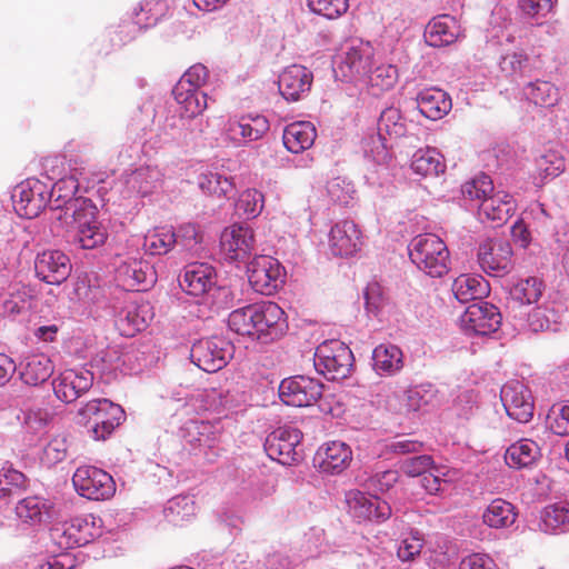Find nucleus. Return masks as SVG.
Instances as JSON below:
<instances>
[{"label": "nucleus", "instance_id": "f257e3e1", "mask_svg": "<svg viewBox=\"0 0 569 569\" xmlns=\"http://www.w3.org/2000/svg\"><path fill=\"white\" fill-rule=\"evenodd\" d=\"M78 415L87 433L96 441L107 440L126 419L122 407L107 398L87 401Z\"/></svg>", "mask_w": 569, "mask_h": 569}, {"label": "nucleus", "instance_id": "f03ea898", "mask_svg": "<svg viewBox=\"0 0 569 569\" xmlns=\"http://www.w3.org/2000/svg\"><path fill=\"white\" fill-rule=\"evenodd\" d=\"M409 257L430 277L440 278L449 271V250L446 243L433 233L415 237L409 246Z\"/></svg>", "mask_w": 569, "mask_h": 569}, {"label": "nucleus", "instance_id": "7ed1b4c3", "mask_svg": "<svg viewBox=\"0 0 569 569\" xmlns=\"http://www.w3.org/2000/svg\"><path fill=\"white\" fill-rule=\"evenodd\" d=\"M72 241L82 249H94L104 243L107 232L96 217L90 200L70 201Z\"/></svg>", "mask_w": 569, "mask_h": 569}, {"label": "nucleus", "instance_id": "20e7f679", "mask_svg": "<svg viewBox=\"0 0 569 569\" xmlns=\"http://www.w3.org/2000/svg\"><path fill=\"white\" fill-rule=\"evenodd\" d=\"M67 183L58 181L49 187L39 179H27L16 187L12 196L16 212L27 219L38 217L48 206L50 197L61 191Z\"/></svg>", "mask_w": 569, "mask_h": 569}, {"label": "nucleus", "instance_id": "39448f33", "mask_svg": "<svg viewBox=\"0 0 569 569\" xmlns=\"http://www.w3.org/2000/svg\"><path fill=\"white\" fill-rule=\"evenodd\" d=\"M315 368L329 380H340L349 376L353 367V355L340 340H327L315 352Z\"/></svg>", "mask_w": 569, "mask_h": 569}, {"label": "nucleus", "instance_id": "423d86ee", "mask_svg": "<svg viewBox=\"0 0 569 569\" xmlns=\"http://www.w3.org/2000/svg\"><path fill=\"white\" fill-rule=\"evenodd\" d=\"M76 491L90 500H107L116 492L113 478L104 470L93 466H81L72 476Z\"/></svg>", "mask_w": 569, "mask_h": 569}, {"label": "nucleus", "instance_id": "0eeeda50", "mask_svg": "<svg viewBox=\"0 0 569 569\" xmlns=\"http://www.w3.org/2000/svg\"><path fill=\"white\" fill-rule=\"evenodd\" d=\"M233 346L219 337L201 339L192 345L191 361L206 372H217L232 358Z\"/></svg>", "mask_w": 569, "mask_h": 569}, {"label": "nucleus", "instance_id": "6e6552de", "mask_svg": "<svg viewBox=\"0 0 569 569\" xmlns=\"http://www.w3.org/2000/svg\"><path fill=\"white\" fill-rule=\"evenodd\" d=\"M512 247L509 241L501 238H488L478 247V263L489 276H503L513 267Z\"/></svg>", "mask_w": 569, "mask_h": 569}, {"label": "nucleus", "instance_id": "1a4fd4ad", "mask_svg": "<svg viewBox=\"0 0 569 569\" xmlns=\"http://www.w3.org/2000/svg\"><path fill=\"white\" fill-rule=\"evenodd\" d=\"M249 283L256 292L270 296L283 283V269L270 256H257L247 268Z\"/></svg>", "mask_w": 569, "mask_h": 569}, {"label": "nucleus", "instance_id": "9d476101", "mask_svg": "<svg viewBox=\"0 0 569 569\" xmlns=\"http://www.w3.org/2000/svg\"><path fill=\"white\" fill-rule=\"evenodd\" d=\"M302 432L293 427H279L264 441V450L269 458L282 465H292L301 458L299 446Z\"/></svg>", "mask_w": 569, "mask_h": 569}, {"label": "nucleus", "instance_id": "9b49d317", "mask_svg": "<svg viewBox=\"0 0 569 569\" xmlns=\"http://www.w3.org/2000/svg\"><path fill=\"white\" fill-rule=\"evenodd\" d=\"M346 501L350 515L359 522L380 523L391 516V507L377 496L350 490L346 495Z\"/></svg>", "mask_w": 569, "mask_h": 569}, {"label": "nucleus", "instance_id": "f8f14e48", "mask_svg": "<svg viewBox=\"0 0 569 569\" xmlns=\"http://www.w3.org/2000/svg\"><path fill=\"white\" fill-rule=\"evenodd\" d=\"M323 385L316 379L296 376L281 381L279 397L287 406L309 407L322 395Z\"/></svg>", "mask_w": 569, "mask_h": 569}, {"label": "nucleus", "instance_id": "ddd939ff", "mask_svg": "<svg viewBox=\"0 0 569 569\" xmlns=\"http://www.w3.org/2000/svg\"><path fill=\"white\" fill-rule=\"evenodd\" d=\"M116 280L126 290L141 291L151 287L156 280L153 267L140 257H127L116 267Z\"/></svg>", "mask_w": 569, "mask_h": 569}, {"label": "nucleus", "instance_id": "4468645a", "mask_svg": "<svg viewBox=\"0 0 569 569\" xmlns=\"http://www.w3.org/2000/svg\"><path fill=\"white\" fill-rule=\"evenodd\" d=\"M256 247L253 230L247 224L234 223L226 228L220 237V248L229 261L247 260Z\"/></svg>", "mask_w": 569, "mask_h": 569}, {"label": "nucleus", "instance_id": "2eb2a0df", "mask_svg": "<svg viewBox=\"0 0 569 569\" xmlns=\"http://www.w3.org/2000/svg\"><path fill=\"white\" fill-rule=\"evenodd\" d=\"M501 325L498 308L488 302L469 306L460 317V326L467 333L486 336L495 332Z\"/></svg>", "mask_w": 569, "mask_h": 569}, {"label": "nucleus", "instance_id": "dca6fc26", "mask_svg": "<svg viewBox=\"0 0 569 569\" xmlns=\"http://www.w3.org/2000/svg\"><path fill=\"white\" fill-rule=\"evenodd\" d=\"M501 401L507 415L518 422L527 423L533 417V399L530 390L519 381H511L501 389Z\"/></svg>", "mask_w": 569, "mask_h": 569}, {"label": "nucleus", "instance_id": "f3484780", "mask_svg": "<svg viewBox=\"0 0 569 569\" xmlns=\"http://www.w3.org/2000/svg\"><path fill=\"white\" fill-rule=\"evenodd\" d=\"M93 383V375L86 369H68L52 380L56 397L70 403L86 393Z\"/></svg>", "mask_w": 569, "mask_h": 569}, {"label": "nucleus", "instance_id": "a211bd4d", "mask_svg": "<svg viewBox=\"0 0 569 569\" xmlns=\"http://www.w3.org/2000/svg\"><path fill=\"white\" fill-rule=\"evenodd\" d=\"M37 277L49 284H60L68 279L71 263L62 251L48 250L39 253L34 261Z\"/></svg>", "mask_w": 569, "mask_h": 569}, {"label": "nucleus", "instance_id": "6ab92c4d", "mask_svg": "<svg viewBox=\"0 0 569 569\" xmlns=\"http://www.w3.org/2000/svg\"><path fill=\"white\" fill-rule=\"evenodd\" d=\"M50 537L61 549H72L89 543L93 535L86 519L74 518L70 521L54 525L50 530Z\"/></svg>", "mask_w": 569, "mask_h": 569}, {"label": "nucleus", "instance_id": "aec40b11", "mask_svg": "<svg viewBox=\"0 0 569 569\" xmlns=\"http://www.w3.org/2000/svg\"><path fill=\"white\" fill-rule=\"evenodd\" d=\"M315 460L322 472L340 473L350 465L352 450L346 442L329 441L318 449Z\"/></svg>", "mask_w": 569, "mask_h": 569}, {"label": "nucleus", "instance_id": "412c9836", "mask_svg": "<svg viewBox=\"0 0 569 569\" xmlns=\"http://www.w3.org/2000/svg\"><path fill=\"white\" fill-rule=\"evenodd\" d=\"M329 244L335 256H352L360 249L361 231L351 220L339 221L331 228Z\"/></svg>", "mask_w": 569, "mask_h": 569}, {"label": "nucleus", "instance_id": "4be33fe9", "mask_svg": "<svg viewBox=\"0 0 569 569\" xmlns=\"http://www.w3.org/2000/svg\"><path fill=\"white\" fill-rule=\"evenodd\" d=\"M312 83V73L303 66L292 64L279 76V91L288 101H297L308 92Z\"/></svg>", "mask_w": 569, "mask_h": 569}, {"label": "nucleus", "instance_id": "5701e85b", "mask_svg": "<svg viewBox=\"0 0 569 569\" xmlns=\"http://www.w3.org/2000/svg\"><path fill=\"white\" fill-rule=\"evenodd\" d=\"M179 284L190 296H202L214 284V269L208 263H190L184 268Z\"/></svg>", "mask_w": 569, "mask_h": 569}, {"label": "nucleus", "instance_id": "b1692460", "mask_svg": "<svg viewBox=\"0 0 569 569\" xmlns=\"http://www.w3.org/2000/svg\"><path fill=\"white\" fill-rule=\"evenodd\" d=\"M372 49L369 46L360 44L351 47L345 53L339 69L345 78L362 82L367 79L372 66Z\"/></svg>", "mask_w": 569, "mask_h": 569}, {"label": "nucleus", "instance_id": "393cba45", "mask_svg": "<svg viewBox=\"0 0 569 569\" xmlns=\"http://www.w3.org/2000/svg\"><path fill=\"white\" fill-rule=\"evenodd\" d=\"M17 419L20 422L23 442L32 447L40 440L52 417L44 408L30 407L21 410Z\"/></svg>", "mask_w": 569, "mask_h": 569}, {"label": "nucleus", "instance_id": "a878e982", "mask_svg": "<svg viewBox=\"0 0 569 569\" xmlns=\"http://www.w3.org/2000/svg\"><path fill=\"white\" fill-rule=\"evenodd\" d=\"M459 33L460 27L457 20L449 14H441L427 24L425 41L430 47L441 48L456 42Z\"/></svg>", "mask_w": 569, "mask_h": 569}, {"label": "nucleus", "instance_id": "bb28decb", "mask_svg": "<svg viewBox=\"0 0 569 569\" xmlns=\"http://www.w3.org/2000/svg\"><path fill=\"white\" fill-rule=\"evenodd\" d=\"M258 321V339H278L287 329L284 311L276 302L259 303Z\"/></svg>", "mask_w": 569, "mask_h": 569}, {"label": "nucleus", "instance_id": "cd10ccee", "mask_svg": "<svg viewBox=\"0 0 569 569\" xmlns=\"http://www.w3.org/2000/svg\"><path fill=\"white\" fill-rule=\"evenodd\" d=\"M419 111L430 120L442 119L452 108L450 96L439 88H426L417 96Z\"/></svg>", "mask_w": 569, "mask_h": 569}, {"label": "nucleus", "instance_id": "c85d7f7f", "mask_svg": "<svg viewBox=\"0 0 569 569\" xmlns=\"http://www.w3.org/2000/svg\"><path fill=\"white\" fill-rule=\"evenodd\" d=\"M51 359L43 353L26 357L19 365V376L24 385L37 387L46 382L53 373Z\"/></svg>", "mask_w": 569, "mask_h": 569}, {"label": "nucleus", "instance_id": "c756f323", "mask_svg": "<svg viewBox=\"0 0 569 569\" xmlns=\"http://www.w3.org/2000/svg\"><path fill=\"white\" fill-rule=\"evenodd\" d=\"M516 204L512 197L506 192H493L479 206V217L498 226L503 224L513 214Z\"/></svg>", "mask_w": 569, "mask_h": 569}, {"label": "nucleus", "instance_id": "7c9ffc66", "mask_svg": "<svg viewBox=\"0 0 569 569\" xmlns=\"http://www.w3.org/2000/svg\"><path fill=\"white\" fill-rule=\"evenodd\" d=\"M317 137L315 126L309 121H297L288 124L283 131V144L292 153L309 149Z\"/></svg>", "mask_w": 569, "mask_h": 569}, {"label": "nucleus", "instance_id": "2f4dec72", "mask_svg": "<svg viewBox=\"0 0 569 569\" xmlns=\"http://www.w3.org/2000/svg\"><path fill=\"white\" fill-rule=\"evenodd\" d=\"M53 506L39 497H27L16 506L17 517L29 525H39L53 517Z\"/></svg>", "mask_w": 569, "mask_h": 569}, {"label": "nucleus", "instance_id": "473e14b6", "mask_svg": "<svg viewBox=\"0 0 569 569\" xmlns=\"http://www.w3.org/2000/svg\"><path fill=\"white\" fill-rule=\"evenodd\" d=\"M172 94L180 106L179 111L182 118H196L208 107V97L201 90L174 86Z\"/></svg>", "mask_w": 569, "mask_h": 569}, {"label": "nucleus", "instance_id": "72a5a7b5", "mask_svg": "<svg viewBox=\"0 0 569 569\" xmlns=\"http://www.w3.org/2000/svg\"><path fill=\"white\" fill-rule=\"evenodd\" d=\"M435 393L431 389L422 386L406 390L401 396L395 398L396 403L390 407L400 415L425 410L433 400Z\"/></svg>", "mask_w": 569, "mask_h": 569}, {"label": "nucleus", "instance_id": "f704fd0d", "mask_svg": "<svg viewBox=\"0 0 569 569\" xmlns=\"http://www.w3.org/2000/svg\"><path fill=\"white\" fill-rule=\"evenodd\" d=\"M269 130V122L263 116L242 117L240 120H230L227 131L232 139L241 136L247 141H256L262 138Z\"/></svg>", "mask_w": 569, "mask_h": 569}, {"label": "nucleus", "instance_id": "c9c22d12", "mask_svg": "<svg viewBox=\"0 0 569 569\" xmlns=\"http://www.w3.org/2000/svg\"><path fill=\"white\" fill-rule=\"evenodd\" d=\"M516 518L515 506L501 498L491 500L482 513L483 523L495 529L510 527L516 521Z\"/></svg>", "mask_w": 569, "mask_h": 569}, {"label": "nucleus", "instance_id": "e433bc0d", "mask_svg": "<svg viewBox=\"0 0 569 569\" xmlns=\"http://www.w3.org/2000/svg\"><path fill=\"white\" fill-rule=\"evenodd\" d=\"M452 292L460 302L467 303L486 297L489 284L480 276L460 274L452 283Z\"/></svg>", "mask_w": 569, "mask_h": 569}, {"label": "nucleus", "instance_id": "4c0bfd02", "mask_svg": "<svg viewBox=\"0 0 569 569\" xmlns=\"http://www.w3.org/2000/svg\"><path fill=\"white\" fill-rule=\"evenodd\" d=\"M259 303L233 310L228 317L229 328L238 335L258 339Z\"/></svg>", "mask_w": 569, "mask_h": 569}, {"label": "nucleus", "instance_id": "58836bf2", "mask_svg": "<svg viewBox=\"0 0 569 569\" xmlns=\"http://www.w3.org/2000/svg\"><path fill=\"white\" fill-rule=\"evenodd\" d=\"M539 456L540 449L535 441L521 439L507 449L505 460L510 468L521 469L533 465Z\"/></svg>", "mask_w": 569, "mask_h": 569}, {"label": "nucleus", "instance_id": "ea45409f", "mask_svg": "<svg viewBox=\"0 0 569 569\" xmlns=\"http://www.w3.org/2000/svg\"><path fill=\"white\" fill-rule=\"evenodd\" d=\"M183 438L193 447L212 448L219 435L214 425L203 420H189L182 429Z\"/></svg>", "mask_w": 569, "mask_h": 569}, {"label": "nucleus", "instance_id": "a19ab883", "mask_svg": "<svg viewBox=\"0 0 569 569\" xmlns=\"http://www.w3.org/2000/svg\"><path fill=\"white\" fill-rule=\"evenodd\" d=\"M540 529L547 533L569 531V503H553L545 507L540 513Z\"/></svg>", "mask_w": 569, "mask_h": 569}, {"label": "nucleus", "instance_id": "79ce46f5", "mask_svg": "<svg viewBox=\"0 0 569 569\" xmlns=\"http://www.w3.org/2000/svg\"><path fill=\"white\" fill-rule=\"evenodd\" d=\"M412 171L421 177H437L445 172L442 156L433 148L417 150L411 159Z\"/></svg>", "mask_w": 569, "mask_h": 569}, {"label": "nucleus", "instance_id": "37998d69", "mask_svg": "<svg viewBox=\"0 0 569 569\" xmlns=\"http://www.w3.org/2000/svg\"><path fill=\"white\" fill-rule=\"evenodd\" d=\"M373 368L379 375H392L403 366L402 351L395 345L381 343L372 353Z\"/></svg>", "mask_w": 569, "mask_h": 569}, {"label": "nucleus", "instance_id": "c03bdc74", "mask_svg": "<svg viewBox=\"0 0 569 569\" xmlns=\"http://www.w3.org/2000/svg\"><path fill=\"white\" fill-rule=\"evenodd\" d=\"M525 98L535 106L550 108L559 100L558 88L545 80L530 81L522 88Z\"/></svg>", "mask_w": 569, "mask_h": 569}, {"label": "nucleus", "instance_id": "a18cd8bd", "mask_svg": "<svg viewBox=\"0 0 569 569\" xmlns=\"http://www.w3.org/2000/svg\"><path fill=\"white\" fill-rule=\"evenodd\" d=\"M538 60L522 51L506 54L501 61V69L510 76L529 77L538 70Z\"/></svg>", "mask_w": 569, "mask_h": 569}, {"label": "nucleus", "instance_id": "49530a36", "mask_svg": "<svg viewBox=\"0 0 569 569\" xmlns=\"http://www.w3.org/2000/svg\"><path fill=\"white\" fill-rule=\"evenodd\" d=\"M397 80V68L391 64H381L376 67L373 70L370 69L367 79L362 82L371 89L372 94L377 96L393 88Z\"/></svg>", "mask_w": 569, "mask_h": 569}, {"label": "nucleus", "instance_id": "de8ad7c7", "mask_svg": "<svg viewBox=\"0 0 569 569\" xmlns=\"http://www.w3.org/2000/svg\"><path fill=\"white\" fill-rule=\"evenodd\" d=\"M28 487L26 476L11 467L0 469V500L20 496Z\"/></svg>", "mask_w": 569, "mask_h": 569}, {"label": "nucleus", "instance_id": "09e8293b", "mask_svg": "<svg viewBox=\"0 0 569 569\" xmlns=\"http://www.w3.org/2000/svg\"><path fill=\"white\" fill-rule=\"evenodd\" d=\"M176 242V232L170 227L156 228L144 237V247L151 254H166Z\"/></svg>", "mask_w": 569, "mask_h": 569}, {"label": "nucleus", "instance_id": "8fccbe9b", "mask_svg": "<svg viewBox=\"0 0 569 569\" xmlns=\"http://www.w3.org/2000/svg\"><path fill=\"white\" fill-rule=\"evenodd\" d=\"M536 169L543 181L558 177L566 169L565 157L556 150H548L536 160Z\"/></svg>", "mask_w": 569, "mask_h": 569}, {"label": "nucleus", "instance_id": "3c124183", "mask_svg": "<svg viewBox=\"0 0 569 569\" xmlns=\"http://www.w3.org/2000/svg\"><path fill=\"white\" fill-rule=\"evenodd\" d=\"M199 186L202 191L218 198L229 196L234 189L232 180L219 172L202 174Z\"/></svg>", "mask_w": 569, "mask_h": 569}, {"label": "nucleus", "instance_id": "603ef678", "mask_svg": "<svg viewBox=\"0 0 569 569\" xmlns=\"http://www.w3.org/2000/svg\"><path fill=\"white\" fill-rule=\"evenodd\" d=\"M379 132H385L390 138H400L406 133V124L400 110L397 108H387L380 114L378 122Z\"/></svg>", "mask_w": 569, "mask_h": 569}, {"label": "nucleus", "instance_id": "864d4df0", "mask_svg": "<svg viewBox=\"0 0 569 569\" xmlns=\"http://www.w3.org/2000/svg\"><path fill=\"white\" fill-rule=\"evenodd\" d=\"M493 183L489 176L480 173L462 186V194L470 199L480 201V203L493 193Z\"/></svg>", "mask_w": 569, "mask_h": 569}, {"label": "nucleus", "instance_id": "5fc2aeb1", "mask_svg": "<svg viewBox=\"0 0 569 569\" xmlns=\"http://www.w3.org/2000/svg\"><path fill=\"white\" fill-rule=\"evenodd\" d=\"M309 10L329 20L341 17L348 10L347 0H307Z\"/></svg>", "mask_w": 569, "mask_h": 569}, {"label": "nucleus", "instance_id": "6e6d98bb", "mask_svg": "<svg viewBox=\"0 0 569 569\" xmlns=\"http://www.w3.org/2000/svg\"><path fill=\"white\" fill-rule=\"evenodd\" d=\"M547 425L555 435H569V402L553 405L547 416Z\"/></svg>", "mask_w": 569, "mask_h": 569}, {"label": "nucleus", "instance_id": "4d7b16f0", "mask_svg": "<svg viewBox=\"0 0 569 569\" xmlns=\"http://www.w3.org/2000/svg\"><path fill=\"white\" fill-rule=\"evenodd\" d=\"M422 547L423 537L421 532L419 530L411 529L401 539L397 555L401 561H410L420 555Z\"/></svg>", "mask_w": 569, "mask_h": 569}, {"label": "nucleus", "instance_id": "13d9d810", "mask_svg": "<svg viewBox=\"0 0 569 569\" xmlns=\"http://www.w3.org/2000/svg\"><path fill=\"white\" fill-rule=\"evenodd\" d=\"M68 441L64 436L53 437L43 448L41 461L48 466H54L67 458Z\"/></svg>", "mask_w": 569, "mask_h": 569}, {"label": "nucleus", "instance_id": "bf43d9fd", "mask_svg": "<svg viewBox=\"0 0 569 569\" xmlns=\"http://www.w3.org/2000/svg\"><path fill=\"white\" fill-rule=\"evenodd\" d=\"M263 202L264 197L260 191L256 189H249L243 191L240 196L237 208L247 218H256L262 211Z\"/></svg>", "mask_w": 569, "mask_h": 569}, {"label": "nucleus", "instance_id": "052dcab7", "mask_svg": "<svg viewBox=\"0 0 569 569\" xmlns=\"http://www.w3.org/2000/svg\"><path fill=\"white\" fill-rule=\"evenodd\" d=\"M116 326L122 336L132 337L144 328V321L134 308H129L118 315Z\"/></svg>", "mask_w": 569, "mask_h": 569}, {"label": "nucleus", "instance_id": "680f3d73", "mask_svg": "<svg viewBox=\"0 0 569 569\" xmlns=\"http://www.w3.org/2000/svg\"><path fill=\"white\" fill-rule=\"evenodd\" d=\"M61 181L68 182L66 187L61 191H57L52 197H50L49 203L50 209L64 213V216L71 217V210L68 209L70 201L76 200H84L83 198H73V192L77 189V184L72 180H64Z\"/></svg>", "mask_w": 569, "mask_h": 569}, {"label": "nucleus", "instance_id": "e2e57ef3", "mask_svg": "<svg viewBox=\"0 0 569 569\" xmlns=\"http://www.w3.org/2000/svg\"><path fill=\"white\" fill-rule=\"evenodd\" d=\"M402 471L410 477L425 476L431 470L438 471L433 466L431 456L422 455L416 456L405 460L401 465Z\"/></svg>", "mask_w": 569, "mask_h": 569}, {"label": "nucleus", "instance_id": "0e129e2a", "mask_svg": "<svg viewBox=\"0 0 569 569\" xmlns=\"http://www.w3.org/2000/svg\"><path fill=\"white\" fill-rule=\"evenodd\" d=\"M555 322L553 311L546 307H537L528 316V325L535 332L550 330Z\"/></svg>", "mask_w": 569, "mask_h": 569}, {"label": "nucleus", "instance_id": "69168bd1", "mask_svg": "<svg viewBox=\"0 0 569 569\" xmlns=\"http://www.w3.org/2000/svg\"><path fill=\"white\" fill-rule=\"evenodd\" d=\"M208 78V70L203 64H194L191 66L180 78L176 86L186 89H197L200 90V87L203 86Z\"/></svg>", "mask_w": 569, "mask_h": 569}, {"label": "nucleus", "instance_id": "338daca9", "mask_svg": "<svg viewBox=\"0 0 569 569\" xmlns=\"http://www.w3.org/2000/svg\"><path fill=\"white\" fill-rule=\"evenodd\" d=\"M515 295L522 303L537 302L541 296V283L536 278H529L515 287Z\"/></svg>", "mask_w": 569, "mask_h": 569}, {"label": "nucleus", "instance_id": "774afa93", "mask_svg": "<svg viewBox=\"0 0 569 569\" xmlns=\"http://www.w3.org/2000/svg\"><path fill=\"white\" fill-rule=\"evenodd\" d=\"M328 193L335 202L347 206L353 199L356 190L351 183L337 178L329 182Z\"/></svg>", "mask_w": 569, "mask_h": 569}]
</instances>
